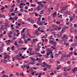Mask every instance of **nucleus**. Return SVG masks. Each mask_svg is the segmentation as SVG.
Segmentation results:
<instances>
[{"mask_svg": "<svg viewBox=\"0 0 77 77\" xmlns=\"http://www.w3.org/2000/svg\"><path fill=\"white\" fill-rule=\"evenodd\" d=\"M39 16V17L38 18V19L39 20V21L38 20V21L37 22V23L38 25H40L41 26H42V25H43V22H42L39 21L41 20V15H38Z\"/></svg>", "mask_w": 77, "mask_h": 77, "instance_id": "obj_1", "label": "nucleus"}, {"mask_svg": "<svg viewBox=\"0 0 77 77\" xmlns=\"http://www.w3.org/2000/svg\"><path fill=\"white\" fill-rule=\"evenodd\" d=\"M29 54L30 56H33V55H35V52L34 51H32L30 52Z\"/></svg>", "mask_w": 77, "mask_h": 77, "instance_id": "obj_2", "label": "nucleus"}, {"mask_svg": "<svg viewBox=\"0 0 77 77\" xmlns=\"http://www.w3.org/2000/svg\"><path fill=\"white\" fill-rule=\"evenodd\" d=\"M36 9L37 11H40V10H41L42 9L41 8V7L38 5V6L36 7Z\"/></svg>", "mask_w": 77, "mask_h": 77, "instance_id": "obj_3", "label": "nucleus"}, {"mask_svg": "<svg viewBox=\"0 0 77 77\" xmlns=\"http://www.w3.org/2000/svg\"><path fill=\"white\" fill-rule=\"evenodd\" d=\"M72 70L73 73L75 74V71H77V67H75L73 69H72Z\"/></svg>", "mask_w": 77, "mask_h": 77, "instance_id": "obj_4", "label": "nucleus"}, {"mask_svg": "<svg viewBox=\"0 0 77 77\" xmlns=\"http://www.w3.org/2000/svg\"><path fill=\"white\" fill-rule=\"evenodd\" d=\"M63 39H67L68 36L66 35H63Z\"/></svg>", "mask_w": 77, "mask_h": 77, "instance_id": "obj_5", "label": "nucleus"}, {"mask_svg": "<svg viewBox=\"0 0 77 77\" xmlns=\"http://www.w3.org/2000/svg\"><path fill=\"white\" fill-rule=\"evenodd\" d=\"M52 44L54 47H56V42L55 41H53Z\"/></svg>", "mask_w": 77, "mask_h": 77, "instance_id": "obj_6", "label": "nucleus"}, {"mask_svg": "<svg viewBox=\"0 0 77 77\" xmlns=\"http://www.w3.org/2000/svg\"><path fill=\"white\" fill-rule=\"evenodd\" d=\"M14 45H16V46H17V48H18L19 45H18V44H17V42H15L14 43Z\"/></svg>", "mask_w": 77, "mask_h": 77, "instance_id": "obj_7", "label": "nucleus"}, {"mask_svg": "<svg viewBox=\"0 0 77 77\" xmlns=\"http://www.w3.org/2000/svg\"><path fill=\"white\" fill-rule=\"evenodd\" d=\"M38 5H39V6H40L41 8L44 7V6L42 4H38Z\"/></svg>", "mask_w": 77, "mask_h": 77, "instance_id": "obj_8", "label": "nucleus"}, {"mask_svg": "<svg viewBox=\"0 0 77 77\" xmlns=\"http://www.w3.org/2000/svg\"><path fill=\"white\" fill-rule=\"evenodd\" d=\"M4 63H5V64L7 63V60H4Z\"/></svg>", "mask_w": 77, "mask_h": 77, "instance_id": "obj_9", "label": "nucleus"}, {"mask_svg": "<svg viewBox=\"0 0 77 77\" xmlns=\"http://www.w3.org/2000/svg\"><path fill=\"white\" fill-rule=\"evenodd\" d=\"M14 17L15 18L14 19V20H17L18 19V16L15 15Z\"/></svg>", "mask_w": 77, "mask_h": 77, "instance_id": "obj_10", "label": "nucleus"}, {"mask_svg": "<svg viewBox=\"0 0 77 77\" xmlns=\"http://www.w3.org/2000/svg\"><path fill=\"white\" fill-rule=\"evenodd\" d=\"M61 30V27H57V30Z\"/></svg>", "mask_w": 77, "mask_h": 77, "instance_id": "obj_11", "label": "nucleus"}, {"mask_svg": "<svg viewBox=\"0 0 77 77\" xmlns=\"http://www.w3.org/2000/svg\"><path fill=\"white\" fill-rule=\"evenodd\" d=\"M35 61H32V62H31V65H34L35 64Z\"/></svg>", "mask_w": 77, "mask_h": 77, "instance_id": "obj_12", "label": "nucleus"}, {"mask_svg": "<svg viewBox=\"0 0 77 77\" xmlns=\"http://www.w3.org/2000/svg\"><path fill=\"white\" fill-rule=\"evenodd\" d=\"M39 50H40V49H39L38 48H37L36 49V51H37V52H38V51H39Z\"/></svg>", "mask_w": 77, "mask_h": 77, "instance_id": "obj_13", "label": "nucleus"}, {"mask_svg": "<svg viewBox=\"0 0 77 77\" xmlns=\"http://www.w3.org/2000/svg\"><path fill=\"white\" fill-rule=\"evenodd\" d=\"M6 76H7V75H6V74H4L2 76V77H6Z\"/></svg>", "mask_w": 77, "mask_h": 77, "instance_id": "obj_14", "label": "nucleus"}, {"mask_svg": "<svg viewBox=\"0 0 77 77\" xmlns=\"http://www.w3.org/2000/svg\"><path fill=\"white\" fill-rule=\"evenodd\" d=\"M65 45L66 46V47H68V46L69 45V43H66L65 44Z\"/></svg>", "mask_w": 77, "mask_h": 77, "instance_id": "obj_15", "label": "nucleus"}, {"mask_svg": "<svg viewBox=\"0 0 77 77\" xmlns=\"http://www.w3.org/2000/svg\"><path fill=\"white\" fill-rule=\"evenodd\" d=\"M65 10H66V8H65L64 7H63V8L62 9V11H65Z\"/></svg>", "mask_w": 77, "mask_h": 77, "instance_id": "obj_16", "label": "nucleus"}, {"mask_svg": "<svg viewBox=\"0 0 77 77\" xmlns=\"http://www.w3.org/2000/svg\"><path fill=\"white\" fill-rule=\"evenodd\" d=\"M5 29H8V27H9V25H7L6 26H5Z\"/></svg>", "mask_w": 77, "mask_h": 77, "instance_id": "obj_17", "label": "nucleus"}, {"mask_svg": "<svg viewBox=\"0 0 77 77\" xmlns=\"http://www.w3.org/2000/svg\"><path fill=\"white\" fill-rule=\"evenodd\" d=\"M3 25H1V28H0V29H1V30H2L3 29Z\"/></svg>", "mask_w": 77, "mask_h": 77, "instance_id": "obj_18", "label": "nucleus"}, {"mask_svg": "<svg viewBox=\"0 0 77 77\" xmlns=\"http://www.w3.org/2000/svg\"><path fill=\"white\" fill-rule=\"evenodd\" d=\"M9 20H15V19H13L12 17H11L9 18Z\"/></svg>", "mask_w": 77, "mask_h": 77, "instance_id": "obj_19", "label": "nucleus"}, {"mask_svg": "<svg viewBox=\"0 0 77 77\" xmlns=\"http://www.w3.org/2000/svg\"><path fill=\"white\" fill-rule=\"evenodd\" d=\"M15 46H13L12 47H11V49H12V50H15V49H14V47Z\"/></svg>", "mask_w": 77, "mask_h": 77, "instance_id": "obj_20", "label": "nucleus"}, {"mask_svg": "<svg viewBox=\"0 0 77 77\" xmlns=\"http://www.w3.org/2000/svg\"><path fill=\"white\" fill-rule=\"evenodd\" d=\"M70 21H72V20H73V17H70Z\"/></svg>", "mask_w": 77, "mask_h": 77, "instance_id": "obj_21", "label": "nucleus"}, {"mask_svg": "<svg viewBox=\"0 0 77 77\" xmlns=\"http://www.w3.org/2000/svg\"><path fill=\"white\" fill-rule=\"evenodd\" d=\"M17 60H21V58H20L19 57H17Z\"/></svg>", "mask_w": 77, "mask_h": 77, "instance_id": "obj_22", "label": "nucleus"}, {"mask_svg": "<svg viewBox=\"0 0 77 77\" xmlns=\"http://www.w3.org/2000/svg\"><path fill=\"white\" fill-rule=\"evenodd\" d=\"M33 41H38V39H36V38H35V39H33Z\"/></svg>", "mask_w": 77, "mask_h": 77, "instance_id": "obj_23", "label": "nucleus"}, {"mask_svg": "<svg viewBox=\"0 0 77 77\" xmlns=\"http://www.w3.org/2000/svg\"><path fill=\"white\" fill-rule=\"evenodd\" d=\"M13 11H14V9H11V10H10V12H13Z\"/></svg>", "mask_w": 77, "mask_h": 77, "instance_id": "obj_24", "label": "nucleus"}, {"mask_svg": "<svg viewBox=\"0 0 77 77\" xmlns=\"http://www.w3.org/2000/svg\"><path fill=\"white\" fill-rule=\"evenodd\" d=\"M57 12H56V11L54 13H53V15H56L57 14Z\"/></svg>", "mask_w": 77, "mask_h": 77, "instance_id": "obj_25", "label": "nucleus"}, {"mask_svg": "<svg viewBox=\"0 0 77 77\" xmlns=\"http://www.w3.org/2000/svg\"><path fill=\"white\" fill-rule=\"evenodd\" d=\"M12 60L13 61H14V60H15V57H13L12 58Z\"/></svg>", "mask_w": 77, "mask_h": 77, "instance_id": "obj_26", "label": "nucleus"}, {"mask_svg": "<svg viewBox=\"0 0 77 77\" xmlns=\"http://www.w3.org/2000/svg\"><path fill=\"white\" fill-rule=\"evenodd\" d=\"M4 61V60L2 59L1 61V63H3Z\"/></svg>", "mask_w": 77, "mask_h": 77, "instance_id": "obj_27", "label": "nucleus"}, {"mask_svg": "<svg viewBox=\"0 0 77 77\" xmlns=\"http://www.w3.org/2000/svg\"><path fill=\"white\" fill-rule=\"evenodd\" d=\"M42 3H44V1H42V2H38V4H42Z\"/></svg>", "mask_w": 77, "mask_h": 77, "instance_id": "obj_28", "label": "nucleus"}, {"mask_svg": "<svg viewBox=\"0 0 77 77\" xmlns=\"http://www.w3.org/2000/svg\"><path fill=\"white\" fill-rule=\"evenodd\" d=\"M21 48L22 50H26L27 49V48H24L23 49H22V48Z\"/></svg>", "mask_w": 77, "mask_h": 77, "instance_id": "obj_29", "label": "nucleus"}, {"mask_svg": "<svg viewBox=\"0 0 77 77\" xmlns=\"http://www.w3.org/2000/svg\"><path fill=\"white\" fill-rule=\"evenodd\" d=\"M30 58H31V60L32 61V60H33V61H35V59H34V58H33V57H31Z\"/></svg>", "mask_w": 77, "mask_h": 77, "instance_id": "obj_30", "label": "nucleus"}, {"mask_svg": "<svg viewBox=\"0 0 77 77\" xmlns=\"http://www.w3.org/2000/svg\"><path fill=\"white\" fill-rule=\"evenodd\" d=\"M71 69V67H70L69 69H67V71H69Z\"/></svg>", "mask_w": 77, "mask_h": 77, "instance_id": "obj_31", "label": "nucleus"}, {"mask_svg": "<svg viewBox=\"0 0 77 77\" xmlns=\"http://www.w3.org/2000/svg\"><path fill=\"white\" fill-rule=\"evenodd\" d=\"M35 17H36V16H37V15H39V14H37V13H35Z\"/></svg>", "mask_w": 77, "mask_h": 77, "instance_id": "obj_32", "label": "nucleus"}, {"mask_svg": "<svg viewBox=\"0 0 77 77\" xmlns=\"http://www.w3.org/2000/svg\"><path fill=\"white\" fill-rule=\"evenodd\" d=\"M7 51H9L10 50V48L9 47H8L7 48Z\"/></svg>", "mask_w": 77, "mask_h": 77, "instance_id": "obj_33", "label": "nucleus"}, {"mask_svg": "<svg viewBox=\"0 0 77 77\" xmlns=\"http://www.w3.org/2000/svg\"><path fill=\"white\" fill-rule=\"evenodd\" d=\"M45 53V51H43V52L42 51H41V53L42 54H44V53Z\"/></svg>", "mask_w": 77, "mask_h": 77, "instance_id": "obj_34", "label": "nucleus"}, {"mask_svg": "<svg viewBox=\"0 0 77 77\" xmlns=\"http://www.w3.org/2000/svg\"><path fill=\"white\" fill-rule=\"evenodd\" d=\"M25 29H23V30L22 31V33H24V30H25Z\"/></svg>", "mask_w": 77, "mask_h": 77, "instance_id": "obj_35", "label": "nucleus"}, {"mask_svg": "<svg viewBox=\"0 0 77 77\" xmlns=\"http://www.w3.org/2000/svg\"><path fill=\"white\" fill-rule=\"evenodd\" d=\"M47 68H45L43 69V70L45 71L47 70Z\"/></svg>", "mask_w": 77, "mask_h": 77, "instance_id": "obj_36", "label": "nucleus"}, {"mask_svg": "<svg viewBox=\"0 0 77 77\" xmlns=\"http://www.w3.org/2000/svg\"><path fill=\"white\" fill-rule=\"evenodd\" d=\"M51 48H53V49H54V50H55V49H56V48H55L54 47H53V46H51Z\"/></svg>", "mask_w": 77, "mask_h": 77, "instance_id": "obj_37", "label": "nucleus"}, {"mask_svg": "<svg viewBox=\"0 0 77 77\" xmlns=\"http://www.w3.org/2000/svg\"><path fill=\"white\" fill-rule=\"evenodd\" d=\"M38 31H36L35 32V33L36 34V35H39V33H38H38H38Z\"/></svg>", "mask_w": 77, "mask_h": 77, "instance_id": "obj_38", "label": "nucleus"}, {"mask_svg": "<svg viewBox=\"0 0 77 77\" xmlns=\"http://www.w3.org/2000/svg\"><path fill=\"white\" fill-rule=\"evenodd\" d=\"M26 68L27 69H29V68L30 67L29 66H29H26Z\"/></svg>", "mask_w": 77, "mask_h": 77, "instance_id": "obj_39", "label": "nucleus"}, {"mask_svg": "<svg viewBox=\"0 0 77 77\" xmlns=\"http://www.w3.org/2000/svg\"><path fill=\"white\" fill-rule=\"evenodd\" d=\"M53 40H51L50 41V43L52 44V43H53Z\"/></svg>", "mask_w": 77, "mask_h": 77, "instance_id": "obj_40", "label": "nucleus"}, {"mask_svg": "<svg viewBox=\"0 0 77 77\" xmlns=\"http://www.w3.org/2000/svg\"><path fill=\"white\" fill-rule=\"evenodd\" d=\"M15 15V13H11V15H13V16H14Z\"/></svg>", "mask_w": 77, "mask_h": 77, "instance_id": "obj_41", "label": "nucleus"}, {"mask_svg": "<svg viewBox=\"0 0 77 77\" xmlns=\"http://www.w3.org/2000/svg\"><path fill=\"white\" fill-rule=\"evenodd\" d=\"M49 54L51 56H52V55H53V54L52 53V52H50Z\"/></svg>", "mask_w": 77, "mask_h": 77, "instance_id": "obj_42", "label": "nucleus"}, {"mask_svg": "<svg viewBox=\"0 0 77 77\" xmlns=\"http://www.w3.org/2000/svg\"><path fill=\"white\" fill-rule=\"evenodd\" d=\"M11 34H12V31H11L9 34V35H11Z\"/></svg>", "mask_w": 77, "mask_h": 77, "instance_id": "obj_43", "label": "nucleus"}, {"mask_svg": "<svg viewBox=\"0 0 77 77\" xmlns=\"http://www.w3.org/2000/svg\"><path fill=\"white\" fill-rule=\"evenodd\" d=\"M75 7H73V9H74V8H77V4H75Z\"/></svg>", "mask_w": 77, "mask_h": 77, "instance_id": "obj_44", "label": "nucleus"}, {"mask_svg": "<svg viewBox=\"0 0 77 77\" xmlns=\"http://www.w3.org/2000/svg\"><path fill=\"white\" fill-rule=\"evenodd\" d=\"M69 41H70V42H72L73 40H72V39H71L69 40Z\"/></svg>", "mask_w": 77, "mask_h": 77, "instance_id": "obj_45", "label": "nucleus"}, {"mask_svg": "<svg viewBox=\"0 0 77 77\" xmlns=\"http://www.w3.org/2000/svg\"><path fill=\"white\" fill-rule=\"evenodd\" d=\"M31 6L32 7H34L35 6V5L34 4H32L31 5Z\"/></svg>", "mask_w": 77, "mask_h": 77, "instance_id": "obj_46", "label": "nucleus"}, {"mask_svg": "<svg viewBox=\"0 0 77 77\" xmlns=\"http://www.w3.org/2000/svg\"><path fill=\"white\" fill-rule=\"evenodd\" d=\"M40 29H41V27H39L38 29V31H40Z\"/></svg>", "mask_w": 77, "mask_h": 77, "instance_id": "obj_47", "label": "nucleus"}, {"mask_svg": "<svg viewBox=\"0 0 77 77\" xmlns=\"http://www.w3.org/2000/svg\"><path fill=\"white\" fill-rule=\"evenodd\" d=\"M69 50H71V51H72V50H73V48H71L69 49Z\"/></svg>", "mask_w": 77, "mask_h": 77, "instance_id": "obj_48", "label": "nucleus"}, {"mask_svg": "<svg viewBox=\"0 0 77 77\" xmlns=\"http://www.w3.org/2000/svg\"><path fill=\"white\" fill-rule=\"evenodd\" d=\"M45 41L46 42H48V40L47 39H45Z\"/></svg>", "mask_w": 77, "mask_h": 77, "instance_id": "obj_49", "label": "nucleus"}, {"mask_svg": "<svg viewBox=\"0 0 77 77\" xmlns=\"http://www.w3.org/2000/svg\"><path fill=\"white\" fill-rule=\"evenodd\" d=\"M50 75H54V73H53V72H52V73H51L50 74Z\"/></svg>", "mask_w": 77, "mask_h": 77, "instance_id": "obj_50", "label": "nucleus"}, {"mask_svg": "<svg viewBox=\"0 0 77 77\" xmlns=\"http://www.w3.org/2000/svg\"><path fill=\"white\" fill-rule=\"evenodd\" d=\"M19 26H15V29H19Z\"/></svg>", "mask_w": 77, "mask_h": 77, "instance_id": "obj_51", "label": "nucleus"}, {"mask_svg": "<svg viewBox=\"0 0 77 77\" xmlns=\"http://www.w3.org/2000/svg\"><path fill=\"white\" fill-rule=\"evenodd\" d=\"M21 58H22V59H24L25 58V57L23 56H22L21 57Z\"/></svg>", "mask_w": 77, "mask_h": 77, "instance_id": "obj_52", "label": "nucleus"}, {"mask_svg": "<svg viewBox=\"0 0 77 77\" xmlns=\"http://www.w3.org/2000/svg\"><path fill=\"white\" fill-rule=\"evenodd\" d=\"M21 5H22V6H23V3H20L19 4V6H20Z\"/></svg>", "mask_w": 77, "mask_h": 77, "instance_id": "obj_53", "label": "nucleus"}, {"mask_svg": "<svg viewBox=\"0 0 77 77\" xmlns=\"http://www.w3.org/2000/svg\"><path fill=\"white\" fill-rule=\"evenodd\" d=\"M61 32H62V33H64V32H65V31H64V30L63 29H62V30Z\"/></svg>", "mask_w": 77, "mask_h": 77, "instance_id": "obj_54", "label": "nucleus"}, {"mask_svg": "<svg viewBox=\"0 0 77 77\" xmlns=\"http://www.w3.org/2000/svg\"><path fill=\"white\" fill-rule=\"evenodd\" d=\"M14 6H15V5H12L11 6V7H12V8H11V9L14 8Z\"/></svg>", "mask_w": 77, "mask_h": 77, "instance_id": "obj_55", "label": "nucleus"}, {"mask_svg": "<svg viewBox=\"0 0 77 77\" xmlns=\"http://www.w3.org/2000/svg\"><path fill=\"white\" fill-rule=\"evenodd\" d=\"M8 37H9V38H12V36L11 35H8Z\"/></svg>", "mask_w": 77, "mask_h": 77, "instance_id": "obj_56", "label": "nucleus"}, {"mask_svg": "<svg viewBox=\"0 0 77 77\" xmlns=\"http://www.w3.org/2000/svg\"><path fill=\"white\" fill-rule=\"evenodd\" d=\"M20 75H23V76H24V75L23 74V72L22 73V74H20Z\"/></svg>", "mask_w": 77, "mask_h": 77, "instance_id": "obj_57", "label": "nucleus"}, {"mask_svg": "<svg viewBox=\"0 0 77 77\" xmlns=\"http://www.w3.org/2000/svg\"><path fill=\"white\" fill-rule=\"evenodd\" d=\"M75 63V61H72V64H73L74 65V63Z\"/></svg>", "mask_w": 77, "mask_h": 77, "instance_id": "obj_58", "label": "nucleus"}, {"mask_svg": "<svg viewBox=\"0 0 77 77\" xmlns=\"http://www.w3.org/2000/svg\"><path fill=\"white\" fill-rule=\"evenodd\" d=\"M19 42H20V43H21V44H23V42H22V41L21 40H20Z\"/></svg>", "mask_w": 77, "mask_h": 77, "instance_id": "obj_59", "label": "nucleus"}, {"mask_svg": "<svg viewBox=\"0 0 77 77\" xmlns=\"http://www.w3.org/2000/svg\"><path fill=\"white\" fill-rule=\"evenodd\" d=\"M74 27H77V25H76V24H75L74 25Z\"/></svg>", "mask_w": 77, "mask_h": 77, "instance_id": "obj_60", "label": "nucleus"}, {"mask_svg": "<svg viewBox=\"0 0 77 77\" xmlns=\"http://www.w3.org/2000/svg\"><path fill=\"white\" fill-rule=\"evenodd\" d=\"M20 11H21V12H23V8L21 9Z\"/></svg>", "mask_w": 77, "mask_h": 77, "instance_id": "obj_61", "label": "nucleus"}, {"mask_svg": "<svg viewBox=\"0 0 77 77\" xmlns=\"http://www.w3.org/2000/svg\"><path fill=\"white\" fill-rule=\"evenodd\" d=\"M46 54L47 56H48L49 54H50V53H48V52Z\"/></svg>", "mask_w": 77, "mask_h": 77, "instance_id": "obj_62", "label": "nucleus"}, {"mask_svg": "<svg viewBox=\"0 0 77 77\" xmlns=\"http://www.w3.org/2000/svg\"><path fill=\"white\" fill-rule=\"evenodd\" d=\"M20 15H22V14H18V16H20Z\"/></svg>", "mask_w": 77, "mask_h": 77, "instance_id": "obj_63", "label": "nucleus"}, {"mask_svg": "<svg viewBox=\"0 0 77 77\" xmlns=\"http://www.w3.org/2000/svg\"><path fill=\"white\" fill-rule=\"evenodd\" d=\"M29 50H30V51H32V48H29Z\"/></svg>", "mask_w": 77, "mask_h": 77, "instance_id": "obj_64", "label": "nucleus"}]
</instances>
